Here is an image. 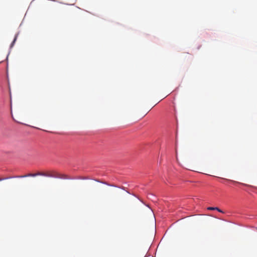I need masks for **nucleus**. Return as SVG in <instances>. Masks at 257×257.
Masks as SVG:
<instances>
[{
  "label": "nucleus",
  "mask_w": 257,
  "mask_h": 257,
  "mask_svg": "<svg viewBox=\"0 0 257 257\" xmlns=\"http://www.w3.org/2000/svg\"><path fill=\"white\" fill-rule=\"evenodd\" d=\"M56 172L55 171H50L46 172H38L37 173H29L25 175L16 176L17 178H25L27 177H35L36 176H43L48 177L55 178L56 174Z\"/></svg>",
  "instance_id": "nucleus-1"
},
{
  "label": "nucleus",
  "mask_w": 257,
  "mask_h": 257,
  "mask_svg": "<svg viewBox=\"0 0 257 257\" xmlns=\"http://www.w3.org/2000/svg\"><path fill=\"white\" fill-rule=\"evenodd\" d=\"M55 178L66 179H68L67 175L56 172Z\"/></svg>",
  "instance_id": "nucleus-2"
},
{
  "label": "nucleus",
  "mask_w": 257,
  "mask_h": 257,
  "mask_svg": "<svg viewBox=\"0 0 257 257\" xmlns=\"http://www.w3.org/2000/svg\"><path fill=\"white\" fill-rule=\"evenodd\" d=\"M207 209L209 210H217L219 212L223 213V211L218 207H208Z\"/></svg>",
  "instance_id": "nucleus-3"
},
{
  "label": "nucleus",
  "mask_w": 257,
  "mask_h": 257,
  "mask_svg": "<svg viewBox=\"0 0 257 257\" xmlns=\"http://www.w3.org/2000/svg\"><path fill=\"white\" fill-rule=\"evenodd\" d=\"M17 35H16L15 37V38L13 40V41L12 42V44H11V47H13V45H14L16 41L17 40Z\"/></svg>",
  "instance_id": "nucleus-4"
},
{
  "label": "nucleus",
  "mask_w": 257,
  "mask_h": 257,
  "mask_svg": "<svg viewBox=\"0 0 257 257\" xmlns=\"http://www.w3.org/2000/svg\"><path fill=\"white\" fill-rule=\"evenodd\" d=\"M16 178V176H10L8 178H0V181H3L5 179H11V178Z\"/></svg>",
  "instance_id": "nucleus-5"
}]
</instances>
